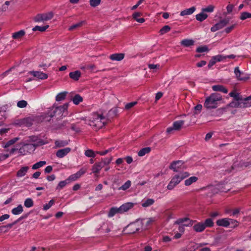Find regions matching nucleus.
<instances>
[{"mask_svg":"<svg viewBox=\"0 0 251 251\" xmlns=\"http://www.w3.org/2000/svg\"><path fill=\"white\" fill-rule=\"evenodd\" d=\"M100 112L94 113L92 119L89 121L88 124L90 126L95 127L96 130L101 128L111 119L117 116L118 109L117 107L111 109L105 116H104L105 113L104 110H100Z\"/></svg>","mask_w":251,"mask_h":251,"instance_id":"1","label":"nucleus"},{"mask_svg":"<svg viewBox=\"0 0 251 251\" xmlns=\"http://www.w3.org/2000/svg\"><path fill=\"white\" fill-rule=\"evenodd\" d=\"M222 96L218 93H212L207 97L204 102V106L207 109H213L217 107V102L222 100Z\"/></svg>","mask_w":251,"mask_h":251,"instance_id":"2","label":"nucleus"},{"mask_svg":"<svg viewBox=\"0 0 251 251\" xmlns=\"http://www.w3.org/2000/svg\"><path fill=\"white\" fill-rule=\"evenodd\" d=\"M68 105V103H66L63 105L56 107L54 109L53 108L49 116L50 117H55L57 120H60L62 118L64 113L67 111Z\"/></svg>","mask_w":251,"mask_h":251,"instance_id":"3","label":"nucleus"},{"mask_svg":"<svg viewBox=\"0 0 251 251\" xmlns=\"http://www.w3.org/2000/svg\"><path fill=\"white\" fill-rule=\"evenodd\" d=\"M142 221L137 220L128 225L124 229L126 234H133L142 228Z\"/></svg>","mask_w":251,"mask_h":251,"instance_id":"4","label":"nucleus"},{"mask_svg":"<svg viewBox=\"0 0 251 251\" xmlns=\"http://www.w3.org/2000/svg\"><path fill=\"white\" fill-rule=\"evenodd\" d=\"M33 121L32 118L28 117L23 119L15 120L13 124L20 126H24L29 127L32 125Z\"/></svg>","mask_w":251,"mask_h":251,"instance_id":"5","label":"nucleus"},{"mask_svg":"<svg viewBox=\"0 0 251 251\" xmlns=\"http://www.w3.org/2000/svg\"><path fill=\"white\" fill-rule=\"evenodd\" d=\"M54 15V13L50 11L44 14H38L34 17L33 20L36 22L47 21L51 19Z\"/></svg>","mask_w":251,"mask_h":251,"instance_id":"6","label":"nucleus"},{"mask_svg":"<svg viewBox=\"0 0 251 251\" xmlns=\"http://www.w3.org/2000/svg\"><path fill=\"white\" fill-rule=\"evenodd\" d=\"M187 167L184 165V162L181 160L173 161L169 166L170 169L176 172H179L180 169H185Z\"/></svg>","mask_w":251,"mask_h":251,"instance_id":"7","label":"nucleus"},{"mask_svg":"<svg viewBox=\"0 0 251 251\" xmlns=\"http://www.w3.org/2000/svg\"><path fill=\"white\" fill-rule=\"evenodd\" d=\"M229 22V18H225L221 20L218 23L215 24L211 27L212 32H215L226 26Z\"/></svg>","mask_w":251,"mask_h":251,"instance_id":"8","label":"nucleus"},{"mask_svg":"<svg viewBox=\"0 0 251 251\" xmlns=\"http://www.w3.org/2000/svg\"><path fill=\"white\" fill-rule=\"evenodd\" d=\"M194 221L188 218H180L176 220L175 224L180 225L183 224L185 226H192Z\"/></svg>","mask_w":251,"mask_h":251,"instance_id":"9","label":"nucleus"},{"mask_svg":"<svg viewBox=\"0 0 251 251\" xmlns=\"http://www.w3.org/2000/svg\"><path fill=\"white\" fill-rule=\"evenodd\" d=\"M180 181L178 176L175 175L171 179L167 188L168 190H171L174 188L180 183Z\"/></svg>","mask_w":251,"mask_h":251,"instance_id":"10","label":"nucleus"},{"mask_svg":"<svg viewBox=\"0 0 251 251\" xmlns=\"http://www.w3.org/2000/svg\"><path fill=\"white\" fill-rule=\"evenodd\" d=\"M86 172V169H84L83 168L81 169L79 171H78L76 173L73 174L70 176L68 178V180H75L78 178H79L82 175L84 174Z\"/></svg>","mask_w":251,"mask_h":251,"instance_id":"11","label":"nucleus"},{"mask_svg":"<svg viewBox=\"0 0 251 251\" xmlns=\"http://www.w3.org/2000/svg\"><path fill=\"white\" fill-rule=\"evenodd\" d=\"M251 163L249 162H241L239 164H236V163H234L233 165L231 167V169L230 170H226L225 171V172L226 173H230L231 172L232 170H234L237 167H248L249 166Z\"/></svg>","mask_w":251,"mask_h":251,"instance_id":"12","label":"nucleus"},{"mask_svg":"<svg viewBox=\"0 0 251 251\" xmlns=\"http://www.w3.org/2000/svg\"><path fill=\"white\" fill-rule=\"evenodd\" d=\"M30 74L40 79H46L48 78V75L47 74L44 73L40 71H31Z\"/></svg>","mask_w":251,"mask_h":251,"instance_id":"13","label":"nucleus"},{"mask_svg":"<svg viewBox=\"0 0 251 251\" xmlns=\"http://www.w3.org/2000/svg\"><path fill=\"white\" fill-rule=\"evenodd\" d=\"M71 148H66L58 150L56 152V155L59 158H62L71 151Z\"/></svg>","mask_w":251,"mask_h":251,"instance_id":"14","label":"nucleus"},{"mask_svg":"<svg viewBox=\"0 0 251 251\" xmlns=\"http://www.w3.org/2000/svg\"><path fill=\"white\" fill-rule=\"evenodd\" d=\"M216 224L219 226L227 227L230 225V222L228 218H223L217 220Z\"/></svg>","mask_w":251,"mask_h":251,"instance_id":"15","label":"nucleus"},{"mask_svg":"<svg viewBox=\"0 0 251 251\" xmlns=\"http://www.w3.org/2000/svg\"><path fill=\"white\" fill-rule=\"evenodd\" d=\"M134 204L132 202H127L123 204L120 207V213L127 211L132 208Z\"/></svg>","mask_w":251,"mask_h":251,"instance_id":"16","label":"nucleus"},{"mask_svg":"<svg viewBox=\"0 0 251 251\" xmlns=\"http://www.w3.org/2000/svg\"><path fill=\"white\" fill-rule=\"evenodd\" d=\"M212 89L214 91H219L226 94L228 92L227 89L223 85H216L212 86Z\"/></svg>","mask_w":251,"mask_h":251,"instance_id":"17","label":"nucleus"},{"mask_svg":"<svg viewBox=\"0 0 251 251\" xmlns=\"http://www.w3.org/2000/svg\"><path fill=\"white\" fill-rule=\"evenodd\" d=\"M81 73L79 71H75L69 73V76L75 81H77L80 77Z\"/></svg>","mask_w":251,"mask_h":251,"instance_id":"18","label":"nucleus"},{"mask_svg":"<svg viewBox=\"0 0 251 251\" xmlns=\"http://www.w3.org/2000/svg\"><path fill=\"white\" fill-rule=\"evenodd\" d=\"M27 216V215H25L24 216H22L20 218H19L18 220H17L16 221H14V222H13L12 223H10V224H8L7 225H5V226H5L4 230V232H7L8 231V229H10L11 228H12V227L14 225L16 224L18 222H19V221H20L21 220H22L24 218H26Z\"/></svg>","mask_w":251,"mask_h":251,"instance_id":"19","label":"nucleus"},{"mask_svg":"<svg viewBox=\"0 0 251 251\" xmlns=\"http://www.w3.org/2000/svg\"><path fill=\"white\" fill-rule=\"evenodd\" d=\"M125 56L124 53H114L110 55L109 58L114 61H121Z\"/></svg>","mask_w":251,"mask_h":251,"instance_id":"20","label":"nucleus"},{"mask_svg":"<svg viewBox=\"0 0 251 251\" xmlns=\"http://www.w3.org/2000/svg\"><path fill=\"white\" fill-rule=\"evenodd\" d=\"M103 163L101 162L95 163L92 167V171L94 174H97L103 167Z\"/></svg>","mask_w":251,"mask_h":251,"instance_id":"21","label":"nucleus"},{"mask_svg":"<svg viewBox=\"0 0 251 251\" xmlns=\"http://www.w3.org/2000/svg\"><path fill=\"white\" fill-rule=\"evenodd\" d=\"M37 146L38 145L34 144H27L24 145L23 147L27 153H30L31 151H33L35 150Z\"/></svg>","mask_w":251,"mask_h":251,"instance_id":"22","label":"nucleus"},{"mask_svg":"<svg viewBox=\"0 0 251 251\" xmlns=\"http://www.w3.org/2000/svg\"><path fill=\"white\" fill-rule=\"evenodd\" d=\"M180 44L185 47H189L194 45V41L193 39H186L182 40Z\"/></svg>","mask_w":251,"mask_h":251,"instance_id":"23","label":"nucleus"},{"mask_svg":"<svg viewBox=\"0 0 251 251\" xmlns=\"http://www.w3.org/2000/svg\"><path fill=\"white\" fill-rule=\"evenodd\" d=\"M196 10V7L195 6H192L190 8L185 9L183 11H182L180 12V15L181 16H184L186 15H189L192 14L194 12V11Z\"/></svg>","mask_w":251,"mask_h":251,"instance_id":"24","label":"nucleus"},{"mask_svg":"<svg viewBox=\"0 0 251 251\" xmlns=\"http://www.w3.org/2000/svg\"><path fill=\"white\" fill-rule=\"evenodd\" d=\"M194 230L198 232H201L205 229V227L203 223H198L194 226Z\"/></svg>","mask_w":251,"mask_h":251,"instance_id":"25","label":"nucleus"},{"mask_svg":"<svg viewBox=\"0 0 251 251\" xmlns=\"http://www.w3.org/2000/svg\"><path fill=\"white\" fill-rule=\"evenodd\" d=\"M184 124V121L180 120L174 122L173 123V128L175 130H179L182 128Z\"/></svg>","mask_w":251,"mask_h":251,"instance_id":"26","label":"nucleus"},{"mask_svg":"<svg viewBox=\"0 0 251 251\" xmlns=\"http://www.w3.org/2000/svg\"><path fill=\"white\" fill-rule=\"evenodd\" d=\"M25 34L24 30H21L12 34V38L14 39H19L23 37Z\"/></svg>","mask_w":251,"mask_h":251,"instance_id":"27","label":"nucleus"},{"mask_svg":"<svg viewBox=\"0 0 251 251\" xmlns=\"http://www.w3.org/2000/svg\"><path fill=\"white\" fill-rule=\"evenodd\" d=\"M29 169V167L27 166L23 167H22L17 172V176L18 177H22L24 176L27 171Z\"/></svg>","mask_w":251,"mask_h":251,"instance_id":"28","label":"nucleus"},{"mask_svg":"<svg viewBox=\"0 0 251 251\" xmlns=\"http://www.w3.org/2000/svg\"><path fill=\"white\" fill-rule=\"evenodd\" d=\"M228 106L233 108H242L245 106L240 101L233 100L229 103Z\"/></svg>","mask_w":251,"mask_h":251,"instance_id":"29","label":"nucleus"},{"mask_svg":"<svg viewBox=\"0 0 251 251\" xmlns=\"http://www.w3.org/2000/svg\"><path fill=\"white\" fill-rule=\"evenodd\" d=\"M242 104H244L245 106L242 108H246L251 106V98H249V97L246 98H243L242 100L241 101Z\"/></svg>","mask_w":251,"mask_h":251,"instance_id":"30","label":"nucleus"},{"mask_svg":"<svg viewBox=\"0 0 251 251\" xmlns=\"http://www.w3.org/2000/svg\"><path fill=\"white\" fill-rule=\"evenodd\" d=\"M69 144L68 140H56L55 141V145L57 148L63 147Z\"/></svg>","mask_w":251,"mask_h":251,"instance_id":"31","label":"nucleus"},{"mask_svg":"<svg viewBox=\"0 0 251 251\" xmlns=\"http://www.w3.org/2000/svg\"><path fill=\"white\" fill-rule=\"evenodd\" d=\"M72 101L75 104L78 105L83 101V98L80 95L76 94L72 99Z\"/></svg>","mask_w":251,"mask_h":251,"instance_id":"32","label":"nucleus"},{"mask_svg":"<svg viewBox=\"0 0 251 251\" xmlns=\"http://www.w3.org/2000/svg\"><path fill=\"white\" fill-rule=\"evenodd\" d=\"M208 17L207 14L204 13V12H201L200 14L196 15V19L197 21L202 22L205 20Z\"/></svg>","mask_w":251,"mask_h":251,"instance_id":"33","label":"nucleus"},{"mask_svg":"<svg viewBox=\"0 0 251 251\" xmlns=\"http://www.w3.org/2000/svg\"><path fill=\"white\" fill-rule=\"evenodd\" d=\"M151 151V148L150 147H146L142 149L138 153V155L139 156H143L145 154L149 153Z\"/></svg>","mask_w":251,"mask_h":251,"instance_id":"34","label":"nucleus"},{"mask_svg":"<svg viewBox=\"0 0 251 251\" xmlns=\"http://www.w3.org/2000/svg\"><path fill=\"white\" fill-rule=\"evenodd\" d=\"M23 211V208L21 204L19 205L17 207L13 208L11 212L14 215H18Z\"/></svg>","mask_w":251,"mask_h":251,"instance_id":"35","label":"nucleus"},{"mask_svg":"<svg viewBox=\"0 0 251 251\" xmlns=\"http://www.w3.org/2000/svg\"><path fill=\"white\" fill-rule=\"evenodd\" d=\"M154 202V201L152 199H148L144 201H143L142 203V206L144 207L150 206L153 204Z\"/></svg>","mask_w":251,"mask_h":251,"instance_id":"36","label":"nucleus"},{"mask_svg":"<svg viewBox=\"0 0 251 251\" xmlns=\"http://www.w3.org/2000/svg\"><path fill=\"white\" fill-rule=\"evenodd\" d=\"M67 94V92H63L59 93L55 98V100L57 101H62L65 99L66 95Z\"/></svg>","mask_w":251,"mask_h":251,"instance_id":"37","label":"nucleus"},{"mask_svg":"<svg viewBox=\"0 0 251 251\" xmlns=\"http://www.w3.org/2000/svg\"><path fill=\"white\" fill-rule=\"evenodd\" d=\"M198 179V177L196 176H191L185 181V185L186 186H189L193 182H196Z\"/></svg>","mask_w":251,"mask_h":251,"instance_id":"38","label":"nucleus"},{"mask_svg":"<svg viewBox=\"0 0 251 251\" xmlns=\"http://www.w3.org/2000/svg\"><path fill=\"white\" fill-rule=\"evenodd\" d=\"M19 140V138L18 137H15L14 138L8 141H7L5 145H4L3 147L4 148H7L9 146L13 145L14 143H15L17 141Z\"/></svg>","mask_w":251,"mask_h":251,"instance_id":"39","label":"nucleus"},{"mask_svg":"<svg viewBox=\"0 0 251 251\" xmlns=\"http://www.w3.org/2000/svg\"><path fill=\"white\" fill-rule=\"evenodd\" d=\"M111 227V225H109L108 224L106 223L103 224L99 229L103 230V232L104 233H108L110 231Z\"/></svg>","mask_w":251,"mask_h":251,"instance_id":"40","label":"nucleus"},{"mask_svg":"<svg viewBox=\"0 0 251 251\" xmlns=\"http://www.w3.org/2000/svg\"><path fill=\"white\" fill-rule=\"evenodd\" d=\"M120 213V207L119 208H116V207H112L110 209V211L108 213V216L109 217H111L113 216L115 214Z\"/></svg>","mask_w":251,"mask_h":251,"instance_id":"41","label":"nucleus"},{"mask_svg":"<svg viewBox=\"0 0 251 251\" xmlns=\"http://www.w3.org/2000/svg\"><path fill=\"white\" fill-rule=\"evenodd\" d=\"M49 27V25H46L43 26H40L38 25L35 26L34 27L32 28V30L34 31H40L41 32H44L46 31V30Z\"/></svg>","mask_w":251,"mask_h":251,"instance_id":"42","label":"nucleus"},{"mask_svg":"<svg viewBox=\"0 0 251 251\" xmlns=\"http://www.w3.org/2000/svg\"><path fill=\"white\" fill-rule=\"evenodd\" d=\"M68 182L69 180H68V179H67L65 180L60 181L58 184L56 188V189L59 191L61 189L64 187Z\"/></svg>","mask_w":251,"mask_h":251,"instance_id":"43","label":"nucleus"},{"mask_svg":"<svg viewBox=\"0 0 251 251\" xmlns=\"http://www.w3.org/2000/svg\"><path fill=\"white\" fill-rule=\"evenodd\" d=\"M46 164V162L45 161H41L35 164H34L32 167V169L33 170H36L39 169L40 167H42L44 165Z\"/></svg>","mask_w":251,"mask_h":251,"instance_id":"44","label":"nucleus"},{"mask_svg":"<svg viewBox=\"0 0 251 251\" xmlns=\"http://www.w3.org/2000/svg\"><path fill=\"white\" fill-rule=\"evenodd\" d=\"M203 223L205 228H206V227H212L214 225L213 220L211 218L206 219L205 220L204 222Z\"/></svg>","mask_w":251,"mask_h":251,"instance_id":"45","label":"nucleus"},{"mask_svg":"<svg viewBox=\"0 0 251 251\" xmlns=\"http://www.w3.org/2000/svg\"><path fill=\"white\" fill-rule=\"evenodd\" d=\"M170 29L171 27L169 25H165L160 29L159 33L160 35H163L168 32Z\"/></svg>","mask_w":251,"mask_h":251,"instance_id":"46","label":"nucleus"},{"mask_svg":"<svg viewBox=\"0 0 251 251\" xmlns=\"http://www.w3.org/2000/svg\"><path fill=\"white\" fill-rule=\"evenodd\" d=\"M24 205L27 208L33 206V201L31 198L26 199L24 202Z\"/></svg>","mask_w":251,"mask_h":251,"instance_id":"47","label":"nucleus"},{"mask_svg":"<svg viewBox=\"0 0 251 251\" xmlns=\"http://www.w3.org/2000/svg\"><path fill=\"white\" fill-rule=\"evenodd\" d=\"M84 23H85V21H81L80 22H79L78 23L74 24L69 27V30H73L76 29L78 27H80L83 25L84 24Z\"/></svg>","mask_w":251,"mask_h":251,"instance_id":"48","label":"nucleus"},{"mask_svg":"<svg viewBox=\"0 0 251 251\" xmlns=\"http://www.w3.org/2000/svg\"><path fill=\"white\" fill-rule=\"evenodd\" d=\"M234 73L238 80H244V78L241 77L242 74L241 72L239 70V67H237L234 69Z\"/></svg>","mask_w":251,"mask_h":251,"instance_id":"49","label":"nucleus"},{"mask_svg":"<svg viewBox=\"0 0 251 251\" xmlns=\"http://www.w3.org/2000/svg\"><path fill=\"white\" fill-rule=\"evenodd\" d=\"M248 18H251V13L247 12H244L241 13L240 19L242 20H244Z\"/></svg>","mask_w":251,"mask_h":251,"instance_id":"50","label":"nucleus"},{"mask_svg":"<svg viewBox=\"0 0 251 251\" xmlns=\"http://www.w3.org/2000/svg\"><path fill=\"white\" fill-rule=\"evenodd\" d=\"M131 185V181L130 180H127L126 181L124 185H123L121 187H120L119 189V190H126L128 188H129V187Z\"/></svg>","mask_w":251,"mask_h":251,"instance_id":"51","label":"nucleus"},{"mask_svg":"<svg viewBox=\"0 0 251 251\" xmlns=\"http://www.w3.org/2000/svg\"><path fill=\"white\" fill-rule=\"evenodd\" d=\"M155 221V218H150L148 219L146 223L145 227L144 229H145L148 228V227L150 226Z\"/></svg>","mask_w":251,"mask_h":251,"instance_id":"52","label":"nucleus"},{"mask_svg":"<svg viewBox=\"0 0 251 251\" xmlns=\"http://www.w3.org/2000/svg\"><path fill=\"white\" fill-rule=\"evenodd\" d=\"M208 50H209V49L206 46H200V47H199L196 49V51L197 52H203L208 51Z\"/></svg>","mask_w":251,"mask_h":251,"instance_id":"53","label":"nucleus"},{"mask_svg":"<svg viewBox=\"0 0 251 251\" xmlns=\"http://www.w3.org/2000/svg\"><path fill=\"white\" fill-rule=\"evenodd\" d=\"M214 9V6L213 5H209L205 8H203L201 9V11L204 12H212L213 11Z\"/></svg>","mask_w":251,"mask_h":251,"instance_id":"54","label":"nucleus"},{"mask_svg":"<svg viewBox=\"0 0 251 251\" xmlns=\"http://www.w3.org/2000/svg\"><path fill=\"white\" fill-rule=\"evenodd\" d=\"M17 106L19 108H25L27 105V102L25 100H20L17 102Z\"/></svg>","mask_w":251,"mask_h":251,"instance_id":"55","label":"nucleus"},{"mask_svg":"<svg viewBox=\"0 0 251 251\" xmlns=\"http://www.w3.org/2000/svg\"><path fill=\"white\" fill-rule=\"evenodd\" d=\"M85 154L86 156L89 157H95V153L92 150H88L85 151Z\"/></svg>","mask_w":251,"mask_h":251,"instance_id":"56","label":"nucleus"},{"mask_svg":"<svg viewBox=\"0 0 251 251\" xmlns=\"http://www.w3.org/2000/svg\"><path fill=\"white\" fill-rule=\"evenodd\" d=\"M176 176H178V177L179 178V180L181 181L183 179L185 178L186 177H188L189 176V174L188 172H184L182 173H180L178 175H176Z\"/></svg>","mask_w":251,"mask_h":251,"instance_id":"57","label":"nucleus"},{"mask_svg":"<svg viewBox=\"0 0 251 251\" xmlns=\"http://www.w3.org/2000/svg\"><path fill=\"white\" fill-rule=\"evenodd\" d=\"M54 203L53 200H51L48 203L44 205L43 209L44 210H48Z\"/></svg>","mask_w":251,"mask_h":251,"instance_id":"58","label":"nucleus"},{"mask_svg":"<svg viewBox=\"0 0 251 251\" xmlns=\"http://www.w3.org/2000/svg\"><path fill=\"white\" fill-rule=\"evenodd\" d=\"M137 103V101H133L131 102L127 103L125 105V109L126 110H129L130 108H131L132 107L136 105Z\"/></svg>","mask_w":251,"mask_h":251,"instance_id":"59","label":"nucleus"},{"mask_svg":"<svg viewBox=\"0 0 251 251\" xmlns=\"http://www.w3.org/2000/svg\"><path fill=\"white\" fill-rule=\"evenodd\" d=\"M213 59L215 60L216 62H219L226 59V56H223L222 55H218L213 56Z\"/></svg>","mask_w":251,"mask_h":251,"instance_id":"60","label":"nucleus"},{"mask_svg":"<svg viewBox=\"0 0 251 251\" xmlns=\"http://www.w3.org/2000/svg\"><path fill=\"white\" fill-rule=\"evenodd\" d=\"M101 0H90V4L92 7H96L100 4Z\"/></svg>","mask_w":251,"mask_h":251,"instance_id":"61","label":"nucleus"},{"mask_svg":"<svg viewBox=\"0 0 251 251\" xmlns=\"http://www.w3.org/2000/svg\"><path fill=\"white\" fill-rule=\"evenodd\" d=\"M68 123L67 121H64L61 124H58L57 125H56L54 126V128L55 129H60L62 128V127H64L66 126L67 124Z\"/></svg>","mask_w":251,"mask_h":251,"instance_id":"62","label":"nucleus"},{"mask_svg":"<svg viewBox=\"0 0 251 251\" xmlns=\"http://www.w3.org/2000/svg\"><path fill=\"white\" fill-rule=\"evenodd\" d=\"M202 105L201 104H198L196 106L194 107V109L195 110V114H198L200 113L202 109Z\"/></svg>","mask_w":251,"mask_h":251,"instance_id":"63","label":"nucleus"},{"mask_svg":"<svg viewBox=\"0 0 251 251\" xmlns=\"http://www.w3.org/2000/svg\"><path fill=\"white\" fill-rule=\"evenodd\" d=\"M236 26V24H233L232 25L226 28L225 29V31L226 33H229Z\"/></svg>","mask_w":251,"mask_h":251,"instance_id":"64","label":"nucleus"}]
</instances>
